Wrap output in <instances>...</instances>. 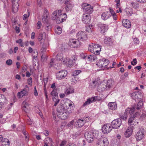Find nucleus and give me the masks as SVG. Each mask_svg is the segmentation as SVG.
Returning a JSON list of instances; mask_svg holds the SVG:
<instances>
[{
	"label": "nucleus",
	"mask_w": 146,
	"mask_h": 146,
	"mask_svg": "<svg viewBox=\"0 0 146 146\" xmlns=\"http://www.w3.org/2000/svg\"><path fill=\"white\" fill-rule=\"evenodd\" d=\"M45 141L47 142V143L48 144L53 142L52 139L50 137H47L46 138Z\"/></svg>",
	"instance_id": "nucleus-48"
},
{
	"label": "nucleus",
	"mask_w": 146,
	"mask_h": 146,
	"mask_svg": "<svg viewBox=\"0 0 146 146\" xmlns=\"http://www.w3.org/2000/svg\"><path fill=\"white\" fill-rule=\"evenodd\" d=\"M63 63L64 64H66V65L69 67H70L72 66L74 63L73 60L69 59L68 60V59L67 58L63 60Z\"/></svg>",
	"instance_id": "nucleus-21"
},
{
	"label": "nucleus",
	"mask_w": 146,
	"mask_h": 146,
	"mask_svg": "<svg viewBox=\"0 0 146 146\" xmlns=\"http://www.w3.org/2000/svg\"><path fill=\"white\" fill-rule=\"evenodd\" d=\"M101 32L102 33H104L108 29V27L105 24H104L100 27Z\"/></svg>",
	"instance_id": "nucleus-32"
},
{
	"label": "nucleus",
	"mask_w": 146,
	"mask_h": 146,
	"mask_svg": "<svg viewBox=\"0 0 146 146\" xmlns=\"http://www.w3.org/2000/svg\"><path fill=\"white\" fill-rule=\"evenodd\" d=\"M63 54L62 53H58L56 56V58L57 60L61 61L63 59Z\"/></svg>",
	"instance_id": "nucleus-38"
},
{
	"label": "nucleus",
	"mask_w": 146,
	"mask_h": 146,
	"mask_svg": "<svg viewBox=\"0 0 146 146\" xmlns=\"http://www.w3.org/2000/svg\"><path fill=\"white\" fill-rule=\"evenodd\" d=\"M27 66L26 65H24L22 67V69L21 70V72H25L27 70Z\"/></svg>",
	"instance_id": "nucleus-47"
},
{
	"label": "nucleus",
	"mask_w": 146,
	"mask_h": 146,
	"mask_svg": "<svg viewBox=\"0 0 146 146\" xmlns=\"http://www.w3.org/2000/svg\"><path fill=\"white\" fill-rule=\"evenodd\" d=\"M28 92L25 89H23L20 92H19L17 94V96L19 98L22 97L24 96L27 95Z\"/></svg>",
	"instance_id": "nucleus-25"
},
{
	"label": "nucleus",
	"mask_w": 146,
	"mask_h": 146,
	"mask_svg": "<svg viewBox=\"0 0 146 146\" xmlns=\"http://www.w3.org/2000/svg\"><path fill=\"white\" fill-rule=\"evenodd\" d=\"M109 144L108 139L104 137L102 140H98L97 141V146H107Z\"/></svg>",
	"instance_id": "nucleus-10"
},
{
	"label": "nucleus",
	"mask_w": 146,
	"mask_h": 146,
	"mask_svg": "<svg viewBox=\"0 0 146 146\" xmlns=\"http://www.w3.org/2000/svg\"><path fill=\"white\" fill-rule=\"evenodd\" d=\"M111 16L110 13L108 12H106L103 13L101 15L102 19L104 20H106L108 19Z\"/></svg>",
	"instance_id": "nucleus-23"
},
{
	"label": "nucleus",
	"mask_w": 146,
	"mask_h": 146,
	"mask_svg": "<svg viewBox=\"0 0 146 146\" xmlns=\"http://www.w3.org/2000/svg\"><path fill=\"white\" fill-rule=\"evenodd\" d=\"M90 14H84L83 15L82 21L84 23L87 24L90 22L91 18Z\"/></svg>",
	"instance_id": "nucleus-16"
},
{
	"label": "nucleus",
	"mask_w": 146,
	"mask_h": 146,
	"mask_svg": "<svg viewBox=\"0 0 146 146\" xmlns=\"http://www.w3.org/2000/svg\"><path fill=\"white\" fill-rule=\"evenodd\" d=\"M57 89H54L53 90L51 93V94L53 96L52 99L54 102L55 103L54 104V106H56L58 104L60 100L58 99V93L56 92Z\"/></svg>",
	"instance_id": "nucleus-6"
},
{
	"label": "nucleus",
	"mask_w": 146,
	"mask_h": 146,
	"mask_svg": "<svg viewBox=\"0 0 146 146\" xmlns=\"http://www.w3.org/2000/svg\"><path fill=\"white\" fill-rule=\"evenodd\" d=\"M143 102L142 101H139L137 105V109L139 110L142 108L143 105Z\"/></svg>",
	"instance_id": "nucleus-44"
},
{
	"label": "nucleus",
	"mask_w": 146,
	"mask_h": 146,
	"mask_svg": "<svg viewBox=\"0 0 146 146\" xmlns=\"http://www.w3.org/2000/svg\"><path fill=\"white\" fill-rule=\"evenodd\" d=\"M19 3L12 4V11L14 13L17 12L18 10Z\"/></svg>",
	"instance_id": "nucleus-30"
},
{
	"label": "nucleus",
	"mask_w": 146,
	"mask_h": 146,
	"mask_svg": "<svg viewBox=\"0 0 146 146\" xmlns=\"http://www.w3.org/2000/svg\"><path fill=\"white\" fill-rule=\"evenodd\" d=\"M95 55H90L87 57V58L88 59H89V60L90 61L92 60H94L95 58Z\"/></svg>",
	"instance_id": "nucleus-45"
},
{
	"label": "nucleus",
	"mask_w": 146,
	"mask_h": 146,
	"mask_svg": "<svg viewBox=\"0 0 146 146\" xmlns=\"http://www.w3.org/2000/svg\"><path fill=\"white\" fill-rule=\"evenodd\" d=\"M109 10L112 15H113V14H114V13H115L114 11L111 8H109Z\"/></svg>",
	"instance_id": "nucleus-64"
},
{
	"label": "nucleus",
	"mask_w": 146,
	"mask_h": 146,
	"mask_svg": "<svg viewBox=\"0 0 146 146\" xmlns=\"http://www.w3.org/2000/svg\"><path fill=\"white\" fill-rule=\"evenodd\" d=\"M96 44L94 43H92L89 45L88 48L89 50L93 53L94 50V47Z\"/></svg>",
	"instance_id": "nucleus-34"
},
{
	"label": "nucleus",
	"mask_w": 146,
	"mask_h": 146,
	"mask_svg": "<svg viewBox=\"0 0 146 146\" xmlns=\"http://www.w3.org/2000/svg\"><path fill=\"white\" fill-rule=\"evenodd\" d=\"M42 21L43 22L45 23H48V19L47 18L45 17H43L42 19Z\"/></svg>",
	"instance_id": "nucleus-57"
},
{
	"label": "nucleus",
	"mask_w": 146,
	"mask_h": 146,
	"mask_svg": "<svg viewBox=\"0 0 146 146\" xmlns=\"http://www.w3.org/2000/svg\"><path fill=\"white\" fill-rule=\"evenodd\" d=\"M67 103H64L59 106L57 108V116L61 119L64 120L67 119L69 115L72 113L71 108H68L67 109Z\"/></svg>",
	"instance_id": "nucleus-1"
},
{
	"label": "nucleus",
	"mask_w": 146,
	"mask_h": 146,
	"mask_svg": "<svg viewBox=\"0 0 146 146\" xmlns=\"http://www.w3.org/2000/svg\"><path fill=\"white\" fill-rule=\"evenodd\" d=\"M65 75L62 74H56V78L58 80H61L64 78L66 76V74H64Z\"/></svg>",
	"instance_id": "nucleus-37"
},
{
	"label": "nucleus",
	"mask_w": 146,
	"mask_h": 146,
	"mask_svg": "<svg viewBox=\"0 0 146 146\" xmlns=\"http://www.w3.org/2000/svg\"><path fill=\"white\" fill-rule=\"evenodd\" d=\"M69 44L71 47H79L81 45V42L78 39H71L69 41Z\"/></svg>",
	"instance_id": "nucleus-5"
},
{
	"label": "nucleus",
	"mask_w": 146,
	"mask_h": 146,
	"mask_svg": "<svg viewBox=\"0 0 146 146\" xmlns=\"http://www.w3.org/2000/svg\"><path fill=\"white\" fill-rule=\"evenodd\" d=\"M126 12H127V15L129 16H131L132 13V12L131 9H130L129 11V10L127 11V10H126Z\"/></svg>",
	"instance_id": "nucleus-59"
},
{
	"label": "nucleus",
	"mask_w": 146,
	"mask_h": 146,
	"mask_svg": "<svg viewBox=\"0 0 146 146\" xmlns=\"http://www.w3.org/2000/svg\"><path fill=\"white\" fill-rule=\"evenodd\" d=\"M137 62L136 58L133 59V61L131 62V64L133 65H135L137 63Z\"/></svg>",
	"instance_id": "nucleus-54"
},
{
	"label": "nucleus",
	"mask_w": 146,
	"mask_h": 146,
	"mask_svg": "<svg viewBox=\"0 0 146 146\" xmlns=\"http://www.w3.org/2000/svg\"><path fill=\"white\" fill-rule=\"evenodd\" d=\"M23 40L22 39H19L18 40L16 41V42L17 43H18L21 46H24V44L23 42Z\"/></svg>",
	"instance_id": "nucleus-46"
},
{
	"label": "nucleus",
	"mask_w": 146,
	"mask_h": 146,
	"mask_svg": "<svg viewBox=\"0 0 146 146\" xmlns=\"http://www.w3.org/2000/svg\"><path fill=\"white\" fill-rule=\"evenodd\" d=\"M128 76V74H124L121 75V78L122 79H124Z\"/></svg>",
	"instance_id": "nucleus-55"
},
{
	"label": "nucleus",
	"mask_w": 146,
	"mask_h": 146,
	"mask_svg": "<svg viewBox=\"0 0 146 146\" xmlns=\"http://www.w3.org/2000/svg\"><path fill=\"white\" fill-rule=\"evenodd\" d=\"M122 125V121L121 119H116L113 120L111 122V126L113 128L117 129Z\"/></svg>",
	"instance_id": "nucleus-9"
},
{
	"label": "nucleus",
	"mask_w": 146,
	"mask_h": 146,
	"mask_svg": "<svg viewBox=\"0 0 146 146\" xmlns=\"http://www.w3.org/2000/svg\"><path fill=\"white\" fill-rule=\"evenodd\" d=\"M37 27H38L37 29H39L41 26L42 24L41 22L40 21H38L37 24Z\"/></svg>",
	"instance_id": "nucleus-58"
},
{
	"label": "nucleus",
	"mask_w": 146,
	"mask_h": 146,
	"mask_svg": "<svg viewBox=\"0 0 146 146\" xmlns=\"http://www.w3.org/2000/svg\"><path fill=\"white\" fill-rule=\"evenodd\" d=\"M105 81L101 82V83L97 86V89L98 92H101L104 91L107 88Z\"/></svg>",
	"instance_id": "nucleus-12"
},
{
	"label": "nucleus",
	"mask_w": 146,
	"mask_h": 146,
	"mask_svg": "<svg viewBox=\"0 0 146 146\" xmlns=\"http://www.w3.org/2000/svg\"><path fill=\"white\" fill-rule=\"evenodd\" d=\"M101 81L99 78H97L92 81V82L90 83V86L92 88H95L96 86L97 87L101 83Z\"/></svg>",
	"instance_id": "nucleus-14"
},
{
	"label": "nucleus",
	"mask_w": 146,
	"mask_h": 146,
	"mask_svg": "<svg viewBox=\"0 0 146 146\" xmlns=\"http://www.w3.org/2000/svg\"><path fill=\"white\" fill-rule=\"evenodd\" d=\"M132 126L129 127L124 133L125 137L128 138L132 135L133 132Z\"/></svg>",
	"instance_id": "nucleus-18"
},
{
	"label": "nucleus",
	"mask_w": 146,
	"mask_h": 146,
	"mask_svg": "<svg viewBox=\"0 0 146 146\" xmlns=\"http://www.w3.org/2000/svg\"><path fill=\"white\" fill-rule=\"evenodd\" d=\"M62 32V29L60 27H58L55 30V33L58 35H60Z\"/></svg>",
	"instance_id": "nucleus-42"
},
{
	"label": "nucleus",
	"mask_w": 146,
	"mask_h": 146,
	"mask_svg": "<svg viewBox=\"0 0 146 146\" xmlns=\"http://www.w3.org/2000/svg\"><path fill=\"white\" fill-rule=\"evenodd\" d=\"M105 81V82H106V86L108 88H110L113 85L114 83L113 81L111 79H109L107 81L106 80Z\"/></svg>",
	"instance_id": "nucleus-29"
},
{
	"label": "nucleus",
	"mask_w": 146,
	"mask_h": 146,
	"mask_svg": "<svg viewBox=\"0 0 146 146\" xmlns=\"http://www.w3.org/2000/svg\"><path fill=\"white\" fill-rule=\"evenodd\" d=\"M46 47L45 46H43L41 48L40 50L42 52L44 53L46 51Z\"/></svg>",
	"instance_id": "nucleus-53"
},
{
	"label": "nucleus",
	"mask_w": 146,
	"mask_h": 146,
	"mask_svg": "<svg viewBox=\"0 0 146 146\" xmlns=\"http://www.w3.org/2000/svg\"><path fill=\"white\" fill-rule=\"evenodd\" d=\"M145 118H146V113H143L141 116V118L142 119H143Z\"/></svg>",
	"instance_id": "nucleus-63"
},
{
	"label": "nucleus",
	"mask_w": 146,
	"mask_h": 146,
	"mask_svg": "<svg viewBox=\"0 0 146 146\" xmlns=\"http://www.w3.org/2000/svg\"><path fill=\"white\" fill-rule=\"evenodd\" d=\"M95 97H93L90 98H88L83 104L84 106H86L94 102L95 100Z\"/></svg>",
	"instance_id": "nucleus-26"
},
{
	"label": "nucleus",
	"mask_w": 146,
	"mask_h": 146,
	"mask_svg": "<svg viewBox=\"0 0 146 146\" xmlns=\"http://www.w3.org/2000/svg\"><path fill=\"white\" fill-rule=\"evenodd\" d=\"M65 5V9L66 12H70L73 7L74 5L69 0L66 1L64 3Z\"/></svg>",
	"instance_id": "nucleus-13"
},
{
	"label": "nucleus",
	"mask_w": 146,
	"mask_h": 146,
	"mask_svg": "<svg viewBox=\"0 0 146 146\" xmlns=\"http://www.w3.org/2000/svg\"><path fill=\"white\" fill-rule=\"evenodd\" d=\"M3 146H9L10 142L9 140L7 139H4L2 141Z\"/></svg>",
	"instance_id": "nucleus-36"
},
{
	"label": "nucleus",
	"mask_w": 146,
	"mask_h": 146,
	"mask_svg": "<svg viewBox=\"0 0 146 146\" xmlns=\"http://www.w3.org/2000/svg\"><path fill=\"white\" fill-rule=\"evenodd\" d=\"M131 6L135 9H137L139 7V4L136 2H132L131 3Z\"/></svg>",
	"instance_id": "nucleus-40"
},
{
	"label": "nucleus",
	"mask_w": 146,
	"mask_h": 146,
	"mask_svg": "<svg viewBox=\"0 0 146 146\" xmlns=\"http://www.w3.org/2000/svg\"><path fill=\"white\" fill-rule=\"evenodd\" d=\"M12 60L11 59H9L6 61V63L7 65H10L12 64Z\"/></svg>",
	"instance_id": "nucleus-52"
},
{
	"label": "nucleus",
	"mask_w": 146,
	"mask_h": 146,
	"mask_svg": "<svg viewBox=\"0 0 146 146\" xmlns=\"http://www.w3.org/2000/svg\"><path fill=\"white\" fill-rule=\"evenodd\" d=\"M144 130L140 129L136 134V138L137 141H140L144 137Z\"/></svg>",
	"instance_id": "nucleus-15"
},
{
	"label": "nucleus",
	"mask_w": 146,
	"mask_h": 146,
	"mask_svg": "<svg viewBox=\"0 0 146 146\" xmlns=\"http://www.w3.org/2000/svg\"><path fill=\"white\" fill-rule=\"evenodd\" d=\"M108 106L112 110H115L117 108V106L116 102H111L108 104Z\"/></svg>",
	"instance_id": "nucleus-24"
},
{
	"label": "nucleus",
	"mask_w": 146,
	"mask_h": 146,
	"mask_svg": "<svg viewBox=\"0 0 146 146\" xmlns=\"http://www.w3.org/2000/svg\"><path fill=\"white\" fill-rule=\"evenodd\" d=\"M97 132V131H94V132L93 133L91 132H87L85 133L84 134L85 138L88 142H91L93 141L94 137L97 139L99 138L100 136L98 133H96Z\"/></svg>",
	"instance_id": "nucleus-3"
},
{
	"label": "nucleus",
	"mask_w": 146,
	"mask_h": 146,
	"mask_svg": "<svg viewBox=\"0 0 146 146\" xmlns=\"http://www.w3.org/2000/svg\"><path fill=\"white\" fill-rule=\"evenodd\" d=\"M74 92L73 89L69 87L66 88L65 91V93L66 95H69L70 94L73 93Z\"/></svg>",
	"instance_id": "nucleus-35"
},
{
	"label": "nucleus",
	"mask_w": 146,
	"mask_h": 146,
	"mask_svg": "<svg viewBox=\"0 0 146 146\" xmlns=\"http://www.w3.org/2000/svg\"><path fill=\"white\" fill-rule=\"evenodd\" d=\"M81 131H80L76 132L75 133L72 135V138L73 139H76V137L80 135Z\"/></svg>",
	"instance_id": "nucleus-43"
},
{
	"label": "nucleus",
	"mask_w": 146,
	"mask_h": 146,
	"mask_svg": "<svg viewBox=\"0 0 146 146\" xmlns=\"http://www.w3.org/2000/svg\"><path fill=\"white\" fill-rule=\"evenodd\" d=\"M28 13L27 14H25L23 16V19L24 20H27V19L28 18L30 15V12L29 11H28Z\"/></svg>",
	"instance_id": "nucleus-49"
},
{
	"label": "nucleus",
	"mask_w": 146,
	"mask_h": 146,
	"mask_svg": "<svg viewBox=\"0 0 146 146\" xmlns=\"http://www.w3.org/2000/svg\"><path fill=\"white\" fill-rule=\"evenodd\" d=\"M139 93L138 92H135L132 93L131 97L135 101H137L138 100V99L139 98Z\"/></svg>",
	"instance_id": "nucleus-27"
},
{
	"label": "nucleus",
	"mask_w": 146,
	"mask_h": 146,
	"mask_svg": "<svg viewBox=\"0 0 146 146\" xmlns=\"http://www.w3.org/2000/svg\"><path fill=\"white\" fill-rule=\"evenodd\" d=\"M54 58H52L50 60L49 63L48 65V66L49 68H50L54 66L55 68V69H57L56 66V64H55V66H54Z\"/></svg>",
	"instance_id": "nucleus-33"
},
{
	"label": "nucleus",
	"mask_w": 146,
	"mask_h": 146,
	"mask_svg": "<svg viewBox=\"0 0 146 146\" xmlns=\"http://www.w3.org/2000/svg\"><path fill=\"white\" fill-rule=\"evenodd\" d=\"M76 125L78 127H81L84 123V121L82 119H79L76 122Z\"/></svg>",
	"instance_id": "nucleus-28"
},
{
	"label": "nucleus",
	"mask_w": 146,
	"mask_h": 146,
	"mask_svg": "<svg viewBox=\"0 0 146 146\" xmlns=\"http://www.w3.org/2000/svg\"><path fill=\"white\" fill-rule=\"evenodd\" d=\"M139 115V113L138 112H136L131 115L129 119L128 124L131 125H134V118L136 117L137 115Z\"/></svg>",
	"instance_id": "nucleus-17"
},
{
	"label": "nucleus",
	"mask_w": 146,
	"mask_h": 146,
	"mask_svg": "<svg viewBox=\"0 0 146 146\" xmlns=\"http://www.w3.org/2000/svg\"><path fill=\"white\" fill-rule=\"evenodd\" d=\"M61 12V10H58L54 11L52 13V19L55 20L58 24L62 23L67 18L66 14L64 13L62 14Z\"/></svg>",
	"instance_id": "nucleus-2"
},
{
	"label": "nucleus",
	"mask_w": 146,
	"mask_h": 146,
	"mask_svg": "<svg viewBox=\"0 0 146 146\" xmlns=\"http://www.w3.org/2000/svg\"><path fill=\"white\" fill-rule=\"evenodd\" d=\"M103 59H100L99 60V61L97 62L96 65L99 67H103Z\"/></svg>",
	"instance_id": "nucleus-41"
},
{
	"label": "nucleus",
	"mask_w": 146,
	"mask_h": 146,
	"mask_svg": "<svg viewBox=\"0 0 146 146\" xmlns=\"http://www.w3.org/2000/svg\"><path fill=\"white\" fill-rule=\"evenodd\" d=\"M112 128L111 125L110 124H106L103 126L102 130L104 133H108L111 131Z\"/></svg>",
	"instance_id": "nucleus-11"
},
{
	"label": "nucleus",
	"mask_w": 146,
	"mask_h": 146,
	"mask_svg": "<svg viewBox=\"0 0 146 146\" xmlns=\"http://www.w3.org/2000/svg\"><path fill=\"white\" fill-rule=\"evenodd\" d=\"M82 9L84 11L87 12L89 14L91 13L93 10V8L91 5L87 3H82L81 5Z\"/></svg>",
	"instance_id": "nucleus-7"
},
{
	"label": "nucleus",
	"mask_w": 146,
	"mask_h": 146,
	"mask_svg": "<svg viewBox=\"0 0 146 146\" xmlns=\"http://www.w3.org/2000/svg\"><path fill=\"white\" fill-rule=\"evenodd\" d=\"M135 108L132 107L131 108H127L125 110L124 115H121L120 117L121 119L123 120H125L127 119V113H129L130 115L132 114L135 111Z\"/></svg>",
	"instance_id": "nucleus-4"
},
{
	"label": "nucleus",
	"mask_w": 146,
	"mask_h": 146,
	"mask_svg": "<svg viewBox=\"0 0 146 146\" xmlns=\"http://www.w3.org/2000/svg\"><path fill=\"white\" fill-rule=\"evenodd\" d=\"M65 103L67 104V106H66L67 109V108H71V110L72 111V110H71V109H71V108H72L71 106H72V104L71 103H70L69 104L67 103Z\"/></svg>",
	"instance_id": "nucleus-61"
},
{
	"label": "nucleus",
	"mask_w": 146,
	"mask_h": 146,
	"mask_svg": "<svg viewBox=\"0 0 146 146\" xmlns=\"http://www.w3.org/2000/svg\"><path fill=\"white\" fill-rule=\"evenodd\" d=\"M104 43L108 46H110L112 44L111 39L109 37H106L104 40Z\"/></svg>",
	"instance_id": "nucleus-31"
},
{
	"label": "nucleus",
	"mask_w": 146,
	"mask_h": 146,
	"mask_svg": "<svg viewBox=\"0 0 146 146\" xmlns=\"http://www.w3.org/2000/svg\"><path fill=\"white\" fill-rule=\"evenodd\" d=\"M92 27V26H90V25H89L88 26H87L86 28H87V29H86V31H88V32H89V31L88 30V29L89 30H90V31H92L91 30V27Z\"/></svg>",
	"instance_id": "nucleus-62"
},
{
	"label": "nucleus",
	"mask_w": 146,
	"mask_h": 146,
	"mask_svg": "<svg viewBox=\"0 0 146 146\" xmlns=\"http://www.w3.org/2000/svg\"><path fill=\"white\" fill-rule=\"evenodd\" d=\"M76 37L79 40L84 41L87 38V35L83 31H80L77 33Z\"/></svg>",
	"instance_id": "nucleus-8"
},
{
	"label": "nucleus",
	"mask_w": 146,
	"mask_h": 146,
	"mask_svg": "<svg viewBox=\"0 0 146 146\" xmlns=\"http://www.w3.org/2000/svg\"><path fill=\"white\" fill-rule=\"evenodd\" d=\"M94 50L93 53L95 54H98L101 49V46L99 44H96L94 47Z\"/></svg>",
	"instance_id": "nucleus-22"
},
{
	"label": "nucleus",
	"mask_w": 146,
	"mask_h": 146,
	"mask_svg": "<svg viewBox=\"0 0 146 146\" xmlns=\"http://www.w3.org/2000/svg\"><path fill=\"white\" fill-rule=\"evenodd\" d=\"M43 35L42 33L40 34L38 36V40L39 41H41L43 38Z\"/></svg>",
	"instance_id": "nucleus-51"
},
{
	"label": "nucleus",
	"mask_w": 146,
	"mask_h": 146,
	"mask_svg": "<svg viewBox=\"0 0 146 146\" xmlns=\"http://www.w3.org/2000/svg\"><path fill=\"white\" fill-rule=\"evenodd\" d=\"M103 61V67H104V68H105L107 65H108L109 63V61L107 59L103 58L102 59Z\"/></svg>",
	"instance_id": "nucleus-39"
},
{
	"label": "nucleus",
	"mask_w": 146,
	"mask_h": 146,
	"mask_svg": "<svg viewBox=\"0 0 146 146\" xmlns=\"http://www.w3.org/2000/svg\"><path fill=\"white\" fill-rule=\"evenodd\" d=\"M22 105L23 106L22 107L23 110L26 113L28 112L30 110L28 103L25 101H23L22 103Z\"/></svg>",
	"instance_id": "nucleus-19"
},
{
	"label": "nucleus",
	"mask_w": 146,
	"mask_h": 146,
	"mask_svg": "<svg viewBox=\"0 0 146 146\" xmlns=\"http://www.w3.org/2000/svg\"><path fill=\"white\" fill-rule=\"evenodd\" d=\"M82 119L84 121V123L88 122L90 120V119L88 116L84 117Z\"/></svg>",
	"instance_id": "nucleus-50"
},
{
	"label": "nucleus",
	"mask_w": 146,
	"mask_h": 146,
	"mask_svg": "<svg viewBox=\"0 0 146 146\" xmlns=\"http://www.w3.org/2000/svg\"><path fill=\"white\" fill-rule=\"evenodd\" d=\"M32 82V79L31 78H30L28 80V83L29 85H31Z\"/></svg>",
	"instance_id": "nucleus-56"
},
{
	"label": "nucleus",
	"mask_w": 146,
	"mask_h": 146,
	"mask_svg": "<svg viewBox=\"0 0 146 146\" xmlns=\"http://www.w3.org/2000/svg\"><path fill=\"white\" fill-rule=\"evenodd\" d=\"M123 26L127 28H129L131 27V23L130 21L127 19H124L122 21Z\"/></svg>",
	"instance_id": "nucleus-20"
},
{
	"label": "nucleus",
	"mask_w": 146,
	"mask_h": 146,
	"mask_svg": "<svg viewBox=\"0 0 146 146\" xmlns=\"http://www.w3.org/2000/svg\"><path fill=\"white\" fill-rule=\"evenodd\" d=\"M84 69H82L81 70H76L75 72H76V73H80L82 72H84L85 71L84 70Z\"/></svg>",
	"instance_id": "nucleus-60"
}]
</instances>
